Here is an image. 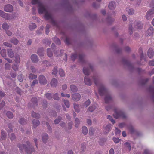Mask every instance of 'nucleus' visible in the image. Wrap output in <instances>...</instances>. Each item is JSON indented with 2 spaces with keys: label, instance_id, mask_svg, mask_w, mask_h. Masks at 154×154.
Wrapping results in <instances>:
<instances>
[{
  "label": "nucleus",
  "instance_id": "nucleus-7",
  "mask_svg": "<svg viewBox=\"0 0 154 154\" xmlns=\"http://www.w3.org/2000/svg\"><path fill=\"white\" fill-rule=\"evenodd\" d=\"M154 7L152 8V9L150 10L146 13V18L149 20L151 19L152 18V15L154 13Z\"/></svg>",
  "mask_w": 154,
  "mask_h": 154
},
{
  "label": "nucleus",
  "instance_id": "nucleus-20",
  "mask_svg": "<svg viewBox=\"0 0 154 154\" xmlns=\"http://www.w3.org/2000/svg\"><path fill=\"white\" fill-rule=\"evenodd\" d=\"M109 7L110 9L115 8L116 7V4L115 2L114 1L110 2L109 4Z\"/></svg>",
  "mask_w": 154,
  "mask_h": 154
},
{
  "label": "nucleus",
  "instance_id": "nucleus-37",
  "mask_svg": "<svg viewBox=\"0 0 154 154\" xmlns=\"http://www.w3.org/2000/svg\"><path fill=\"white\" fill-rule=\"evenodd\" d=\"M12 68L15 71H17L18 69L19 66L18 65H17L15 64H14L12 66Z\"/></svg>",
  "mask_w": 154,
  "mask_h": 154
},
{
  "label": "nucleus",
  "instance_id": "nucleus-21",
  "mask_svg": "<svg viewBox=\"0 0 154 154\" xmlns=\"http://www.w3.org/2000/svg\"><path fill=\"white\" fill-rule=\"evenodd\" d=\"M37 53L40 56H43L44 55V50L43 48H40L37 51Z\"/></svg>",
  "mask_w": 154,
  "mask_h": 154
},
{
  "label": "nucleus",
  "instance_id": "nucleus-25",
  "mask_svg": "<svg viewBox=\"0 0 154 154\" xmlns=\"http://www.w3.org/2000/svg\"><path fill=\"white\" fill-rule=\"evenodd\" d=\"M10 42L14 45H16L18 43L19 41L17 38H13L11 39Z\"/></svg>",
  "mask_w": 154,
  "mask_h": 154
},
{
  "label": "nucleus",
  "instance_id": "nucleus-17",
  "mask_svg": "<svg viewBox=\"0 0 154 154\" xmlns=\"http://www.w3.org/2000/svg\"><path fill=\"white\" fill-rule=\"evenodd\" d=\"M84 82L85 84L88 85H91L92 82L91 80L88 78L86 77L84 79Z\"/></svg>",
  "mask_w": 154,
  "mask_h": 154
},
{
  "label": "nucleus",
  "instance_id": "nucleus-26",
  "mask_svg": "<svg viewBox=\"0 0 154 154\" xmlns=\"http://www.w3.org/2000/svg\"><path fill=\"white\" fill-rule=\"evenodd\" d=\"M74 109L75 111L77 112H78L80 111L79 106L75 103L74 104Z\"/></svg>",
  "mask_w": 154,
  "mask_h": 154
},
{
  "label": "nucleus",
  "instance_id": "nucleus-13",
  "mask_svg": "<svg viewBox=\"0 0 154 154\" xmlns=\"http://www.w3.org/2000/svg\"><path fill=\"white\" fill-rule=\"evenodd\" d=\"M89 131L90 135H93L97 134L98 131H99V130L97 129L91 127L89 129Z\"/></svg>",
  "mask_w": 154,
  "mask_h": 154
},
{
  "label": "nucleus",
  "instance_id": "nucleus-22",
  "mask_svg": "<svg viewBox=\"0 0 154 154\" xmlns=\"http://www.w3.org/2000/svg\"><path fill=\"white\" fill-rule=\"evenodd\" d=\"M32 123L33 124V126L34 128H36V127L38 126L40 124V122L39 120H35V119H34L32 121Z\"/></svg>",
  "mask_w": 154,
  "mask_h": 154
},
{
  "label": "nucleus",
  "instance_id": "nucleus-63",
  "mask_svg": "<svg viewBox=\"0 0 154 154\" xmlns=\"http://www.w3.org/2000/svg\"><path fill=\"white\" fill-rule=\"evenodd\" d=\"M125 145L126 147H127L128 149L130 150L131 149V146L130 144L128 142H126L125 143Z\"/></svg>",
  "mask_w": 154,
  "mask_h": 154
},
{
  "label": "nucleus",
  "instance_id": "nucleus-8",
  "mask_svg": "<svg viewBox=\"0 0 154 154\" xmlns=\"http://www.w3.org/2000/svg\"><path fill=\"white\" fill-rule=\"evenodd\" d=\"M39 83L41 84H45L47 83V81L45 77L43 75H40L38 77Z\"/></svg>",
  "mask_w": 154,
  "mask_h": 154
},
{
  "label": "nucleus",
  "instance_id": "nucleus-39",
  "mask_svg": "<svg viewBox=\"0 0 154 154\" xmlns=\"http://www.w3.org/2000/svg\"><path fill=\"white\" fill-rule=\"evenodd\" d=\"M96 108L95 106V105L91 106L89 107L88 109V110L89 111L92 112Z\"/></svg>",
  "mask_w": 154,
  "mask_h": 154
},
{
  "label": "nucleus",
  "instance_id": "nucleus-46",
  "mask_svg": "<svg viewBox=\"0 0 154 154\" xmlns=\"http://www.w3.org/2000/svg\"><path fill=\"white\" fill-rule=\"evenodd\" d=\"M5 68L6 70H10L11 68L10 65L8 63H6L5 66Z\"/></svg>",
  "mask_w": 154,
  "mask_h": 154
},
{
  "label": "nucleus",
  "instance_id": "nucleus-60",
  "mask_svg": "<svg viewBox=\"0 0 154 154\" xmlns=\"http://www.w3.org/2000/svg\"><path fill=\"white\" fill-rule=\"evenodd\" d=\"M57 72V67H54L53 70L52 72V74L54 75H56Z\"/></svg>",
  "mask_w": 154,
  "mask_h": 154
},
{
  "label": "nucleus",
  "instance_id": "nucleus-52",
  "mask_svg": "<svg viewBox=\"0 0 154 154\" xmlns=\"http://www.w3.org/2000/svg\"><path fill=\"white\" fill-rule=\"evenodd\" d=\"M43 64L46 66H48L50 65L49 62L47 60H45L43 61Z\"/></svg>",
  "mask_w": 154,
  "mask_h": 154
},
{
  "label": "nucleus",
  "instance_id": "nucleus-4",
  "mask_svg": "<svg viewBox=\"0 0 154 154\" xmlns=\"http://www.w3.org/2000/svg\"><path fill=\"white\" fill-rule=\"evenodd\" d=\"M0 15L2 17L7 20L14 19L15 17V15L14 14H9L6 13L1 10H0Z\"/></svg>",
  "mask_w": 154,
  "mask_h": 154
},
{
  "label": "nucleus",
  "instance_id": "nucleus-5",
  "mask_svg": "<svg viewBox=\"0 0 154 154\" xmlns=\"http://www.w3.org/2000/svg\"><path fill=\"white\" fill-rule=\"evenodd\" d=\"M113 116L116 119H118L119 117L124 119L126 117V115L123 112L121 111L118 110L117 109L115 110Z\"/></svg>",
  "mask_w": 154,
  "mask_h": 154
},
{
  "label": "nucleus",
  "instance_id": "nucleus-44",
  "mask_svg": "<svg viewBox=\"0 0 154 154\" xmlns=\"http://www.w3.org/2000/svg\"><path fill=\"white\" fill-rule=\"evenodd\" d=\"M19 123L21 125H23L26 124V122L23 119L21 118L20 119Z\"/></svg>",
  "mask_w": 154,
  "mask_h": 154
},
{
  "label": "nucleus",
  "instance_id": "nucleus-16",
  "mask_svg": "<svg viewBox=\"0 0 154 154\" xmlns=\"http://www.w3.org/2000/svg\"><path fill=\"white\" fill-rule=\"evenodd\" d=\"M154 51L153 49L151 48H149L148 51V55L150 58H152L153 57L154 55Z\"/></svg>",
  "mask_w": 154,
  "mask_h": 154
},
{
  "label": "nucleus",
  "instance_id": "nucleus-57",
  "mask_svg": "<svg viewBox=\"0 0 154 154\" xmlns=\"http://www.w3.org/2000/svg\"><path fill=\"white\" fill-rule=\"evenodd\" d=\"M90 101L89 100H87L84 103V106H85L86 107H87L90 104Z\"/></svg>",
  "mask_w": 154,
  "mask_h": 154
},
{
  "label": "nucleus",
  "instance_id": "nucleus-10",
  "mask_svg": "<svg viewBox=\"0 0 154 154\" xmlns=\"http://www.w3.org/2000/svg\"><path fill=\"white\" fill-rule=\"evenodd\" d=\"M89 69H91V70H93V68L92 66L90 65H89V68L86 69L85 68H84L83 69V73L85 75H88L89 74Z\"/></svg>",
  "mask_w": 154,
  "mask_h": 154
},
{
  "label": "nucleus",
  "instance_id": "nucleus-59",
  "mask_svg": "<svg viewBox=\"0 0 154 154\" xmlns=\"http://www.w3.org/2000/svg\"><path fill=\"white\" fill-rule=\"evenodd\" d=\"M61 118L60 117H59L57 119H56L54 120V123L56 124H58L60 122V121L61 120Z\"/></svg>",
  "mask_w": 154,
  "mask_h": 154
},
{
  "label": "nucleus",
  "instance_id": "nucleus-24",
  "mask_svg": "<svg viewBox=\"0 0 154 154\" xmlns=\"http://www.w3.org/2000/svg\"><path fill=\"white\" fill-rule=\"evenodd\" d=\"M70 88L71 91L73 92H76L77 91V88L76 86L73 85H70Z\"/></svg>",
  "mask_w": 154,
  "mask_h": 154
},
{
  "label": "nucleus",
  "instance_id": "nucleus-38",
  "mask_svg": "<svg viewBox=\"0 0 154 154\" xmlns=\"http://www.w3.org/2000/svg\"><path fill=\"white\" fill-rule=\"evenodd\" d=\"M59 72L60 75L61 77H64L65 76V72L62 69H59Z\"/></svg>",
  "mask_w": 154,
  "mask_h": 154
},
{
  "label": "nucleus",
  "instance_id": "nucleus-42",
  "mask_svg": "<svg viewBox=\"0 0 154 154\" xmlns=\"http://www.w3.org/2000/svg\"><path fill=\"white\" fill-rule=\"evenodd\" d=\"M54 41L57 44L59 45L60 44V41L59 39L57 37H54Z\"/></svg>",
  "mask_w": 154,
  "mask_h": 154
},
{
  "label": "nucleus",
  "instance_id": "nucleus-30",
  "mask_svg": "<svg viewBox=\"0 0 154 154\" xmlns=\"http://www.w3.org/2000/svg\"><path fill=\"white\" fill-rule=\"evenodd\" d=\"M82 131L84 135H86L88 132L87 127L85 126L83 127L82 128Z\"/></svg>",
  "mask_w": 154,
  "mask_h": 154
},
{
  "label": "nucleus",
  "instance_id": "nucleus-29",
  "mask_svg": "<svg viewBox=\"0 0 154 154\" xmlns=\"http://www.w3.org/2000/svg\"><path fill=\"white\" fill-rule=\"evenodd\" d=\"M136 23V24L135 26V28H136L137 29H140L143 27L141 23L137 22Z\"/></svg>",
  "mask_w": 154,
  "mask_h": 154
},
{
  "label": "nucleus",
  "instance_id": "nucleus-28",
  "mask_svg": "<svg viewBox=\"0 0 154 154\" xmlns=\"http://www.w3.org/2000/svg\"><path fill=\"white\" fill-rule=\"evenodd\" d=\"M37 77V75L34 74L32 73H30L29 75V78L30 79L32 80L36 78Z\"/></svg>",
  "mask_w": 154,
  "mask_h": 154
},
{
  "label": "nucleus",
  "instance_id": "nucleus-49",
  "mask_svg": "<svg viewBox=\"0 0 154 154\" xmlns=\"http://www.w3.org/2000/svg\"><path fill=\"white\" fill-rule=\"evenodd\" d=\"M107 119H109L113 124H114L115 123V120L113 119L111 116L109 115H108L107 116Z\"/></svg>",
  "mask_w": 154,
  "mask_h": 154
},
{
  "label": "nucleus",
  "instance_id": "nucleus-62",
  "mask_svg": "<svg viewBox=\"0 0 154 154\" xmlns=\"http://www.w3.org/2000/svg\"><path fill=\"white\" fill-rule=\"evenodd\" d=\"M5 103L4 101H2L1 103H0V110L2 109L3 107L5 106Z\"/></svg>",
  "mask_w": 154,
  "mask_h": 154
},
{
  "label": "nucleus",
  "instance_id": "nucleus-18",
  "mask_svg": "<svg viewBox=\"0 0 154 154\" xmlns=\"http://www.w3.org/2000/svg\"><path fill=\"white\" fill-rule=\"evenodd\" d=\"M8 55L9 57L12 58L14 56V54L11 49H9L7 50Z\"/></svg>",
  "mask_w": 154,
  "mask_h": 154
},
{
  "label": "nucleus",
  "instance_id": "nucleus-55",
  "mask_svg": "<svg viewBox=\"0 0 154 154\" xmlns=\"http://www.w3.org/2000/svg\"><path fill=\"white\" fill-rule=\"evenodd\" d=\"M3 44L4 45L7 46V47L11 48L12 47V44L8 42H4Z\"/></svg>",
  "mask_w": 154,
  "mask_h": 154
},
{
  "label": "nucleus",
  "instance_id": "nucleus-61",
  "mask_svg": "<svg viewBox=\"0 0 154 154\" xmlns=\"http://www.w3.org/2000/svg\"><path fill=\"white\" fill-rule=\"evenodd\" d=\"M149 91L150 92H151L154 94V87L151 86H149Z\"/></svg>",
  "mask_w": 154,
  "mask_h": 154
},
{
  "label": "nucleus",
  "instance_id": "nucleus-1",
  "mask_svg": "<svg viewBox=\"0 0 154 154\" xmlns=\"http://www.w3.org/2000/svg\"><path fill=\"white\" fill-rule=\"evenodd\" d=\"M98 91L99 94L100 96L106 95L105 98V102L106 103H108L112 101V97L110 95L108 94L107 90L103 85H101L99 88Z\"/></svg>",
  "mask_w": 154,
  "mask_h": 154
},
{
  "label": "nucleus",
  "instance_id": "nucleus-27",
  "mask_svg": "<svg viewBox=\"0 0 154 154\" xmlns=\"http://www.w3.org/2000/svg\"><path fill=\"white\" fill-rule=\"evenodd\" d=\"M32 117L36 119H38L40 117V115L39 114L36 113L34 112H32Z\"/></svg>",
  "mask_w": 154,
  "mask_h": 154
},
{
  "label": "nucleus",
  "instance_id": "nucleus-14",
  "mask_svg": "<svg viewBox=\"0 0 154 154\" xmlns=\"http://www.w3.org/2000/svg\"><path fill=\"white\" fill-rule=\"evenodd\" d=\"M31 60L34 63H36L38 61V59L37 56L35 54H32L31 57Z\"/></svg>",
  "mask_w": 154,
  "mask_h": 154
},
{
  "label": "nucleus",
  "instance_id": "nucleus-58",
  "mask_svg": "<svg viewBox=\"0 0 154 154\" xmlns=\"http://www.w3.org/2000/svg\"><path fill=\"white\" fill-rule=\"evenodd\" d=\"M53 98L54 100H58L59 98L58 96V94L57 93L55 94L53 96Z\"/></svg>",
  "mask_w": 154,
  "mask_h": 154
},
{
  "label": "nucleus",
  "instance_id": "nucleus-35",
  "mask_svg": "<svg viewBox=\"0 0 154 154\" xmlns=\"http://www.w3.org/2000/svg\"><path fill=\"white\" fill-rule=\"evenodd\" d=\"M32 102L33 103L34 105H38L37 103V98L35 97L31 99Z\"/></svg>",
  "mask_w": 154,
  "mask_h": 154
},
{
  "label": "nucleus",
  "instance_id": "nucleus-9",
  "mask_svg": "<svg viewBox=\"0 0 154 154\" xmlns=\"http://www.w3.org/2000/svg\"><path fill=\"white\" fill-rule=\"evenodd\" d=\"M5 11L7 12H11L13 11V7L10 4L6 5L4 8Z\"/></svg>",
  "mask_w": 154,
  "mask_h": 154
},
{
  "label": "nucleus",
  "instance_id": "nucleus-11",
  "mask_svg": "<svg viewBox=\"0 0 154 154\" xmlns=\"http://www.w3.org/2000/svg\"><path fill=\"white\" fill-rule=\"evenodd\" d=\"M154 32V29L152 27H149L146 32V35L147 36H151L152 35Z\"/></svg>",
  "mask_w": 154,
  "mask_h": 154
},
{
  "label": "nucleus",
  "instance_id": "nucleus-6",
  "mask_svg": "<svg viewBox=\"0 0 154 154\" xmlns=\"http://www.w3.org/2000/svg\"><path fill=\"white\" fill-rule=\"evenodd\" d=\"M43 13H45L44 17L46 19H51V23L54 25L56 26H57L56 22L53 19L51 14L49 13H48L46 9L45 11Z\"/></svg>",
  "mask_w": 154,
  "mask_h": 154
},
{
  "label": "nucleus",
  "instance_id": "nucleus-45",
  "mask_svg": "<svg viewBox=\"0 0 154 154\" xmlns=\"http://www.w3.org/2000/svg\"><path fill=\"white\" fill-rule=\"evenodd\" d=\"M64 103L67 108H69V103L68 101L66 100H64Z\"/></svg>",
  "mask_w": 154,
  "mask_h": 154
},
{
  "label": "nucleus",
  "instance_id": "nucleus-15",
  "mask_svg": "<svg viewBox=\"0 0 154 154\" xmlns=\"http://www.w3.org/2000/svg\"><path fill=\"white\" fill-rule=\"evenodd\" d=\"M84 55L83 54L79 55V61L82 63H85V61L84 59Z\"/></svg>",
  "mask_w": 154,
  "mask_h": 154
},
{
  "label": "nucleus",
  "instance_id": "nucleus-12",
  "mask_svg": "<svg viewBox=\"0 0 154 154\" xmlns=\"http://www.w3.org/2000/svg\"><path fill=\"white\" fill-rule=\"evenodd\" d=\"M81 97V96L79 93H75L72 94V98L75 101H78Z\"/></svg>",
  "mask_w": 154,
  "mask_h": 154
},
{
  "label": "nucleus",
  "instance_id": "nucleus-40",
  "mask_svg": "<svg viewBox=\"0 0 154 154\" xmlns=\"http://www.w3.org/2000/svg\"><path fill=\"white\" fill-rule=\"evenodd\" d=\"M75 126L76 127H78L80 123V121L79 119L77 118H76L75 119Z\"/></svg>",
  "mask_w": 154,
  "mask_h": 154
},
{
  "label": "nucleus",
  "instance_id": "nucleus-47",
  "mask_svg": "<svg viewBox=\"0 0 154 154\" xmlns=\"http://www.w3.org/2000/svg\"><path fill=\"white\" fill-rule=\"evenodd\" d=\"M45 95L46 98L49 100H51L52 98L51 94L50 93H47Z\"/></svg>",
  "mask_w": 154,
  "mask_h": 154
},
{
  "label": "nucleus",
  "instance_id": "nucleus-32",
  "mask_svg": "<svg viewBox=\"0 0 154 154\" xmlns=\"http://www.w3.org/2000/svg\"><path fill=\"white\" fill-rule=\"evenodd\" d=\"M15 62L17 63H19L20 61V56L18 55H16L15 57Z\"/></svg>",
  "mask_w": 154,
  "mask_h": 154
},
{
  "label": "nucleus",
  "instance_id": "nucleus-51",
  "mask_svg": "<svg viewBox=\"0 0 154 154\" xmlns=\"http://www.w3.org/2000/svg\"><path fill=\"white\" fill-rule=\"evenodd\" d=\"M30 69L32 72L35 73L36 72L37 70L33 66H31Z\"/></svg>",
  "mask_w": 154,
  "mask_h": 154
},
{
  "label": "nucleus",
  "instance_id": "nucleus-23",
  "mask_svg": "<svg viewBox=\"0 0 154 154\" xmlns=\"http://www.w3.org/2000/svg\"><path fill=\"white\" fill-rule=\"evenodd\" d=\"M36 27L35 24L33 23H31L29 24V27L30 30H32L35 29Z\"/></svg>",
  "mask_w": 154,
  "mask_h": 154
},
{
  "label": "nucleus",
  "instance_id": "nucleus-33",
  "mask_svg": "<svg viewBox=\"0 0 154 154\" xmlns=\"http://www.w3.org/2000/svg\"><path fill=\"white\" fill-rule=\"evenodd\" d=\"M1 54L3 57H5L6 56V50L5 49H2L1 51Z\"/></svg>",
  "mask_w": 154,
  "mask_h": 154
},
{
  "label": "nucleus",
  "instance_id": "nucleus-53",
  "mask_svg": "<svg viewBox=\"0 0 154 154\" xmlns=\"http://www.w3.org/2000/svg\"><path fill=\"white\" fill-rule=\"evenodd\" d=\"M23 77L22 75V74L18 75V79L20 82H22L23 80Z\"/></svg>",
  "mask_w": 154,
  "mask_h": 154
},
{
  "label": "nucleus",
  "instance_id": "nucleus-48",
  "mask_svg": "<svg viewBox=\"0 0 154 154\" xmlns=\"http://www.w3.org/2000/svg\"><path fill=\"white\" fill-rule=\"evenodd\" d=\"M38 83V80L37 79L34 80L32 83L31 85V86L32 87L33 86H34L35 85L37 84Z\"/></svg>",
  "mask_w": 154,
  "mask_h": 154
},
{
  "label": "nucleus",
  "instance_id": "nucleus-3",
  "mask_svg": "<svg viewBox=\"0 0 154 154\" xmlns=\"http://www.w3.org/2000/svg\"><path fill=\"white\" fill-rule=\"evenodd\" d=\"M32 4H38V11L39 14H42L46 11V8L40 2V0H32L31 2Z\"/></svg>",
  "mask_w": 154,
  "mask_h": 154
},
{
  "label": "nucleus",
  "instance_id": "nucleus-54",
  "mask_svg": "<svg viewBox=\"0 0 154 154\" xmlns=\"http://www.w3.org/2000/svg\"><path fill=\"white\" fill-rule=\"evenodd\" d=\"M113 140L114 142L116 143H118L121 140L120 139H119L118 138L114 137L113 138Z\"/></svg>",
  "mask_w": 154,
  "mask_h": 154
},
{
  "label": "nucleus",
  "instance_id": "nucleus-31",
  "mask_svg": "<svg viewBox=\"0 0 154 154\" xmlns=\"http://www.w3.org/2000/svg\"><path fill=\"white\" fill-rule=\"evenodd\" d=\"M6 114L7 117L9 119H12L13 117V113L10 111L7 112Z\"/></svg>",
  "mask_w": 154,
  "mask_h": 154
},
{
  "label": "nucleus",
  "instance_id": "nucleus-43",
  "mask_svg": "<svg viewBox=\"0 0 154 154\" xmlns=\"http://www.w3.org/2000/svg\"><path fill=\"white\" fill-rule=\"evenodd\" d=\"M139 52L140 54V59L142 60L143 57V52L141 48L139 49Z\"/></svg>",
  "mask_w": 154,
  "mask_h": 154
},
{
  "label": "nucleus",
  "instance_id": "nucleus-19",
  "mask_svg": "<svg viewBox=\"0 0 154 154\" xmlns=\"http://www.w3.org/2000/svg\"><path fill=\"white\" fill-rule=\"evenodd\" d=\"M57 83V80L55 78H53L51 82V84L52 86L56 87Z\"/></svg>",
  "mask_w": 154,
  "mask_h": 154
},
{
  "label": "nucleus",
  "instance_id": "nucleus-56",
  "mask_svg": "<svg viewBox=\"0 0 154 154\" xmlns=\"http://www.w3.org/2000/svg\"><path fill=\"white\" fill-rule=\"evenodd\" d=\"M77 57V55L76 54H73L71 56V58L73 61H74Z\"/></svg>",
  "mask_w": 154,
  "mask_h": 154
},
{
  "label": "nucleus",
  "instance_id": "nucleus-50",
  "mask_svg": "<svg viewBox=\"0 0 154 154\" xmlns=\"http://www.w3.org/2000/svg\"><path fill=\"white\" fill-rule=\"evenodd\" d=\"M127 11L128 12L129 14H132L134 13V10L133 9H130L128 10L127 9Z\"/></svg>",
  "mask_w": 154,
  "mask_h": 154
},
{
  "label": "nucleus",
  "instance_id": "nucleus-36",
  "mask_svg": "<svg viewBox=\"0 0 154 154\" xmlns=\"http://www.w3.org/2000/svg\"><path fill=\"white\" fill-rule=\"evenodd\" d=\"M48 135H43L42 138V141L44 143H46L48 138Z\"/></svg>",
  "mask_w": 154,
  "mask_h": 154
},
{
  "label": "nucleus",
  "instance_id": "nucleus-34",
  "mask_svg": "<svg viewBox=\"0 0 154 154\" xmlns=\"http://www.w3.org/2000/svg\"><path fill=\"white\" fill-rule=\"evenodd\" d=\"M47 54L49 57L52 56L53 53L52 52L50 48H48L47 50Z\"/></svg>",
  "mask_w": 154,
  "mask_h": 154
},
{
  "label": "nucleus",
  "instance_id": "nucleus-41",
  "mask_svg": "<svg viewBox=\"0 0 154 154\" xmlns=\"http://www.w3.org/2000/svg\"><path fill=\"white\" fill-rule=\"evenodd\" d=\"M2 27L3 29L6 30L8 29L9 26L7 23H4Z\"/></svg>",
  "mask_w": 154,
  "mask_h": 154
},
{
  "label": "nucleus",
  "instance_id": "nucleus-64",
  "mask_svg": "<svg viewBox=\"0 0 154 154\" xmlns=\"http://www.w3.org/2000/svg\"><path fill=\"white\" fill-rule=\"evenodd\" d=\"M10 75L13 78H15L17 74L15 72H11L10 73Z\"/></svg>",
  "mask_w": 154,
  "mask_h": 154
},
{
  "label": "nucleus",
  "instance_id": "nucleus-2",
  "mask_svg": "<svg viewBox=\"0 0 154 154\" xmlns=\"http://www.w3.org/2000/svg\"><path fill=\"white\" fill-rule=\"evenodd\" d=\"M18 147L21 152L25 151L28 154H31L35 151L33 146L30 145V143L28 141L26 142V144H19Z\"/></svg>",
  "mask_w": 154,
  "mask_h": 154
}]
</instances>
